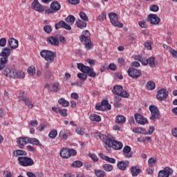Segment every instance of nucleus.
<instances>
[{"mask_svg": "<svg viewBox=\"0 0 177 177\" xmlns=\"http://www.w3.org/2000/svg\"><path fill=\"white\" fill-rule=\"evenodd\" d=\"M106 17L107 13L104 11L102 13H101V15L98 16L97 20H99V21H103V20H104V19H106Z\"/></svg>", "mask_w": 177, "mask_h": 177, "instance_id": "de8ad7c7", "label": "nucleus"}, {"mask_svg": "<svg viewBox=\"0 0 177 177\" xmlns=\"http://www.w3.org/2000/svg\"><path fill=\"white\" fill-rule=\"evenodd\" d=\"M60 84L58 82H55L52 85L51 92H54L55 93H57L60 91Z\"/></svg>", "mask_w": 177, "mask_h": 177, "instance_id": "72a5a7b5", "label": "nucleus"}, {"mask_svg": "<svg viewBox=\"0 0 177 177\" xmlns=\"http://www.w3.org/2000/svg\"><path fill=\"white\" fill-rule=\"evenodd\" d=\"M14 157H19V156H27V152L24 150L17 149L12 153Z\"/></svg>", "mask_w": 177, "mask_h": 177, "instance_id": "2f4dec72", "label": "nucleus"}, {"mask_svg": "<svg viewBox=\"0 0 177 177\" xmlns=\"http://www.w3.org/2000/svg\"><path fill=\"white\" fill-rule=\"evenodd\" d=\"M100 158H102V160H104L105 161L110 162V164H115V158H110L108 156H106L103 153H100Z\"/></svg>", "mask_w": 177, "mask_h": 177, "instance_id": "bb28decb", "label": "nucleus"}, {"mask_svg": "<svg viewBox=\"0 0 177 177\" xmlns=\"http://www.w3.org/2000/svg\"><path fill=\"white\" fill-rule=\"evenodd\" d=\"M127 118L122 115H118L116 117V124H125Z\"/></svg>", "mask_w": 177, "mask_h": 177, "instance_id": "4c0bfd02", "label": "nucleus"}, {"mask_svg": "<svg viewBox=\"0 0 177 177\" xmlns=\"http://www.w3.org/2000/svg\"><path fill=\"white\" fill-rule=\"evenodd\" d=\"M6 38L3 37L0 39V46H1V48L6 46Z\"/></svg>", "mask_w": 177, "mask_h": 177, "instance_id": "4d7b16f0", "label": "nucleus"}, {"mask_svg": "<svg viewBox=\"0 0 177 177\" xmlns=\"http://www.w3.org/2000/svg\"><path fill=\"white\" fill-rule=\"evenodd\" d=\"M99 138L109 149H111L112 147L114 150H121L124 146L122 142L117 140H112L110 137H107V136L103 133H100Z\"/></svg>", "mask_w": 177, "mask_h": 177, "instance_id": "f257e3e1", "label": "nucleus"}, {"mask_svg": "<svg viewBox=\"0 0 177 177\" xmlns=\"http://www.w3.org/2000/svg\"><path fill=\"white\" fill-rule=\"evenodd\" d=\"M146 88L148 91H153L156 88V83L151 80L147 83Z\"/></svg>", "mask_w": 177, "mask_h": 177, "instance_id": "e433bc0d", "label": "nucleus"}, {"mask_svg": "<svg viewBox=\"0 0 177 177\" xmlns=\"http://www.w3.org/2000/svg\"><path fill=\"white\" fill-rule=\"evenodd\" d=\"M149 167H154L156 165V160L153 158H151L148 160Z\"/></svg>", "mask_w": 177, "mask_h": 177, "instance_id": "13d9d810", "label": "nucleus"}, {"mask_svg": "<svg viewBox=\"0 0 177 177\" xmlns=\"http://www.w3.org/2000/svg\"><path fill=\"white\" fill-rule=\"evenodd\" d=\"M50 9H53L55 12H59V10L61 9L62 6L60 5V3L59 1H54L51 3L50 6Z\"/></svg>", "mask_w": 177, "mask_h": 177, "instance_id": "a878e982", "label": "nucleus"}, {"mask_svg": "<svg viewBox=\"0 0 177 177\" xmlns=\"http://www.w3.org/2000/svg\"><path fill=\"white\" fill-rule=\"evenodd\" d=\"M109 16L112 26H114V27H118L119 28H122L124 27V24L118 21V15H117V13L111 12L109 14Z\"/></svg>", "mask_w": 177, "mask_h": 177, "instance_id": "423d86ee", "label": "nucleus"}, {"mask_svg": "<svg viewBox=\"0 0 177 177\" xmlns=\"http://www.w3.org/2000/svg\"><path fill=\"white\" fill-rule=\"evenodd\" d=\"M145 48H147V49L148 50H151L152 47H151V41H147L145 44Z\"/></svg>", "mask_w": 177, "mask_h": 177, "instance_id": "bf43d9fd", "label": "nucleus"}, {"mask_svg": "<svg viewBox=\"0 0 177 177\" xmlns=\"http://www.w3.org/2000/svg\"><path fill=\"white\" fill-rule=\"evenodd\" d=\"M118 63L119 66H124L126 62H125V59H124V58H119L118 60Z\"/></svg>", "mask_w": 177, "mask_h": 177, "instance_id": "0e129e2a", "label": "nucleus"}, {"mask_svg": "<svg viewBox=\"0 0 177 177\" xmlns=\"http://www.w3.org/2000/svg\"><path fill=\"white\" fill-rule=\"evenodd\" d=\"M76 26L78 27V28L82 30V28H85V27H86V22L79 19L76 21Z\"/></svg>", "mask_w": 177, "mask_h": 177, "instance_id": "f704fd0d", "label": "nucleus"}, {"mask_svg": "<svg viewBox=\"0 0 177 177\" xmlns=\"http://www.w3.org/2000/svg\"><path fill=\"white\" fill-rule=\"evenodd\" d=\"M131 172L132 176H138V175L142 172V169H140L138 166H133L131 168Z\"/></svg>", "mask_w": 177, "mask_h": 177, "instance_id": "cd10ccee", "label": "nucleus"}, {"mask_svg": "<svg viewBox=\"0 0 177 177\" xmlns=\"http://www.w3.org/2000/svg\"><path fill=\"white\" fill-rule=\"evenodd\" d=\"M89 37H91V32H89V30L83 31L82 35L80 36V41L84 43L86 49L92 48V41Z\"/></svg>", "mask_w": 177, "mask_h": 177, "instance_id": "f03ea898", "label": "nucleus"}, {"mask_svg": "<svg viewBox=\"0 0 177 177\" xmlns=\"http://www.w3.org/2000/svg\"><path fill=\"white\" fill-rule=\"evenodd\" d=\"M148 64H149L150 67L154 68L156 67V58L154 57H151L148 59Z\"/></svg>", "mask_w": 177, "mask_h": 177, "instance_id": "ea45409f", "label": "nucleus"}, {"mask_svg": "<svg viewBox=\"0 0 177 177\" xmlns=\"http://www.w3.org/2000/svg\"><path fill=\"white\" fill-rule=\"evenodd\" d=\"M28 143H30V145H34L35 146H41V142L37 138H28Z\"/></svg>", "mask_w": 177, "mask_h": 177, "instance_id": "473e14b6", "label": "nucleus"}, {"mask_svg": "<svg viewBox=\"0 0 177 177\" xmlns=\"http://www.w3.org/2000/svg\"><path fill=\"white\" fill-rule=\"evenodd\" d=\"M123 154L127 158H131L133 156L132 149L129 146H125L123 148Z\"/></svg>", "mask_w": 177, "mask_h": 177, "instance_id": "412c9836", "label": "nucleus"}, {"mask_svg": "<svg viewBox=\"0 0 177 177\" xmlns=\"http://www.w3.org/2000/svg\"><path fill=\"white\" fill-rule=\"evenodd\" d=\"M17 143L21 146L20 149H23V146L28 143V137H19L17 139Z\"/></svg>", "mask_w": 177, "mask_h": 177, "instance_id": "393cba45", "label": "nucleus"}, {"mask_svg": "<svg viewBox=\"0 0 177 177\" xmlns=\"http://www.w3.org/2000/svg\"><path fill=\"white\" fill-rule=\"evenodd\" d=\"M59 114H60L62 117H67V109H59Z\"/></svg>", "mask_w": 177, "mask_h": 177, "instance_id": "6e6d98bb", "label": "nucleus"}, {"mask_svg": "<svg viewBox=\"0 0 177 177\" xmlns=\"http://www.w3.org/2000/svg\"><path fill=\"white\" fill-rule=\"evenodd\" d=\"M40 56H41L46 62L53 63V62H55V57H56L57 55L55 52L49 50H42L40 52Z\"/></svg>", "mask_w": 177, "mask_h": 177, "instance_id": "7ed1b4c3", "label": "nucleus"}, {"mask_svg": "<svg viewBox=\"0 0 177 177\" xmlns=\"http://www.w3.org/2000/svg\"><path fill=\"white\" fill-rule=\"evenodd\" d=\"M28 74H29V75H32L34 76L35 75V66H30L28 68Z\"/></svg>", "mask_w": 177, "mask_h": 177, "instance_id": "a18cd8bd", "label": "nucleus"}, {"mask_svg": "<svg viewBox=\"0 0 177 177\" xmlns=\"http://www.w3.org/2000/svg\"><path fill=\"white\" fill-rule=\"evenodd\" d=\"M82 165H84V164L80 160H76L72 164V167H75V168H80Z\"/></svg>", "mask_w": 177, "mask_h": 177, "instance_id": "49530a36", "label": "nucleus"}, {"mask_svg": "<svg viewBox=\"0 0 177 177\" xmlns=\"http://www.w3.org/2000/svg\"><path fill=\"white\" fill-rule=\"evenodd\" d=\"M65 21H66L68 24H74L75 22V17L73 15H68L66 18H65Z\"/></svg>", "mask_w": 177, "mask_h": 177, "instance_id": "58836bf2", "label": "nucleus"}, {"mask_svg": "<svg viewBox=\"0 0 177 177\" xmlns=\"http://www.w3.org/2000/svg\"><path fill=\"white\" fill-rule=\"evenodd\" d=\"M76 133H77V135H84L85 134V131H84V129L81 128V127H77L76 129Z\"/></svg>", "mask_w": 177, "mask_h": 177, "instance_id": "5fc2aeb1", "label": "nucleus"}, {"mask_svg": "<svg viewBox=\"0 0 177 177\" xmlns=\"http://www.w3.org/2000/svg\"><path fill=\"white\" fill-rule=\"evenodd\" d=\"M89 157L94 161V162H97L99 161V158H97V156H96L95 153H89Z\"/></svg>", "mask_w": 177, "mask_h": 177, "instance_id": "864d4df0", "label": "nucleus"}, {"mask_svg": "<svg viewBox=\"0 0 177 177\" xmlns=\"http://www.w3.org/2000/svg\"><path fill=\"white\" fill-rule=\"evenodd\" d=\"M148 17L151 24H158L160 23V17L156 14H150Z\"/></svg>", "mask_w": 177, "mask_h": 177, "instance_id": "6ab92c4d", "label": "nucleus"}, {"mask_svg": "<svg viewBox=\"0 0 177 177\" xmlns=\"http://www.w3.org/2000/svg\"><path fill=\"white\" fill-rule=\"evenodd\" d=\"M128 74L129 77H131L133 80H138V78H140V77H142V71L135 68H130L128 70Z\"/></svg>", "mask_w": 177, "mask_h": 177, "instance_id": "9d476101", "label": "nucleus"}, {"mask_svg": "<svg viewBox=\"0 0 177 177\" xmlns=\"http://www.w3.org/2000/svg\"><path fill=\"white\" fill-rule=\"evenodd\" d=\"M138 24L141 28H147V24L145 21H140Z\"/></svg>", "mask_w": 177, "mask_h": 177, "instance_id": "69168bd1", "label": "nucleus"}, {"mask_svg": "<svg viewBox=\"0 0 177 177\" xmlns=\"http://www.w3.org/2000/svg\"><path fill=\"white\" fill-rule=\"evenodd\" d=\"M30 127H38V121L37 120H31L29 123Z\"/></svg>", "mask_w": 177, "mask_h": 177, "instance_id": "338daca9", "label": "nucleus"}, {"mask_svg": "<svg viewBox=\"0 0 177 177\" xmlns=\"http://www.w3.org/2000/svg\"><path fill=\"white\" fill-rule=\"evenodd\" d=\"M68 135H70V131L66 129H64L59 132V137L62 140H67L68 139Z\"/></svg>", "mask_w": 177, "mask_h": 177, "instance_id": "5701e85b", "label": "nucleus"}, {"mask_svg": "<svg viewBox=\"0 0 177 177\" xmlns=\"http://www.w3.org/2000/svg\"><path fill=\"white\" fill-rule=\"evenodd\" d=\"M171 133L174 138H177V127L173 128L171 129Z\"/></svg>", "mask_w": 177, "mask_h": 177, "instance_id": "774afa93", "label": "nucleus"}, {"mask_svg": "<svg viewBox=\"0 0 177 177\" xmlns=\"http://www.w3.org/2000/svg\"><path fill=\"white\" fill-rule=\"evenodd\" d=\"M19 102H24L25 105H26L28 109H32V107H34V104H32L27 97L24 96V95H19Z\"/></svg>", "mask_w": 177, "mask_h": 177, "instance_id": "dca6fc26", "label": "nucleus"}, {"mask_svg": "<svg viewBox=\"0 0 177 177\" xmlns=\"http://www.w3.org/2000/svg\"><path fill=\"white\" fill-rule=\"evenodd\" d=\"M59 104L62 106V107H68L70 106V102L66 100L64 98H61L58 100Z\"/></svg>", "mask_w": 177, "mask_h": 177, "instance_id": "c9c22d12", "label": "nucleus"}, {"mask_svg": "<svg viewBox=\"0 0 177 177\" xmlns=\"http://www.w3.org/2000/svg\"><path fill=\"white\" fill-rule=\"evenodd\" d=\"M48 136L50 139H55V138H56V136H57V130H56V129L52 130L49 133Z\"/></svg>", "mask_w": 177, "mask_h": 177, "instance_id": "c03bdc74", "label": "nucleus"}, {"mask_svg": "<svg viewBox=\"0 0 177 177\" xmlns=\"http://www.w3.org/2000/svg\"><path fill=\"white\" fill-rule=\"evenodd\" d=\"M31 8L33 9V10L39 12L40 13H42V12H45L44 6L41 5V3H39V1H38V0H34L32 1Z\"/></svg>", "mask_w": 177, "mask_h": 177, "instance_id": "f8f14e48", "label": "nucleus"}, {"mask_svg": "<svg viewBox=\"0 0 177 177\" xmlns=\"http://www.w3.org/2000/svg\"><path fill=\"white\" fill-rule=\"evenodd\" d=\"M77 77L81 80V81H86V78H88L86 74L84 73H78Z\"/></svg>", "mask_w": 177, "mask_h": 177, "instance_id": "3c124183", "label": "nucleus"}, {"mask_svg": "<svg viewBox=\"0 0 177 177\" xmlns=\"http://www.w3.org/2000/svg\"><path fill=\"white\" fill-rule=\"evenodd\" d=\"M17 161L21 167H31L34 164V160L27 156L19 157Z\"/></svg>", "mask_w": 177, "mask_h": 177, "instance_id": "39448f33", "label": "nucleus"}, {"mask_svg": "<svg viewBox=\"0 0 177 177\" xmlns=\"http://www.w3.org/2000/svg\"><path fill=\"white\" fill-rule=\"evenodd\" d=\"M134 118L137 124H140V125H145V124H149V120H147L145 118H144L139 113H136L134 115Z\"/></svg>", "mask_w": 177, "mask_h": 177, "instance_id": "4468645a", "label": "nucleus"}, {"mask_svg": "<svg viewBox=\"0 0 177 177\" xmlns=\"http://www.w3.org/2000/svg\"><path fill=\"white\" fill-rule=\"evenodd\" d=\"M149 109L151 114L150 120H151V121H156V120H157V118H158L160 115V111H158V108H157V106L154 105H150Z\"/></svg>", "mask_w": 177, "mask_h": 177, "instance_id": "1a4fd4ad", "label": "nucleus"}, {"mask_svg": "<svg viewBox=\"0 0 177 177\" xmlns=\"http://www.w3.org/2000/svg\"><path fill=\"white\" fill-rule=\"evenodd\" d=\"M119 96H121L122 97H129V93H128L127 91H121Z\"/></svg>", "mask_w": 177, "mask_h": 177, "instance_id": "e2e57ef3", "label": "nucleus"}, {"mask_svg": "<svg viewBox=\"0 0 177 177\" xmlns=\"http://www.w3.org/2000/svg\"><path fill=\"white\" fill-rule=\"evenodd\" d=\"M172 174H174V170L171 167H167L158 172V177H169Z\"/></svg>", "mask_w": 177, "mask_h": 177, "instance_id": "9b49d317", "label": "nucleus"}, {"mask_svg": "<svg viewBox=\"0 0 177 177\" xmlns=\"http://www.w3.org/2000/svg\"><path fill=\"white\" fill-rule=\"evenodd\" d=\"M55 30H59V28H64L68 31H70V30H71V26L66 23L64 21H60L59 23L55 25Z\"/></svg>", "mask_w": 177, "mask_h": 177, "instance_id": "2eb2a0df", "label": "nucleus"}, {"mask_svg": "<svg viewBox=\"0 0 177 177\" xmlns=\"http://www.w3.org/2000/svg\"><path fill=\"white\" fill-rule=\"evenodd\" d=\"M160 8L158 7V6L157 5H151L149 7V10H151V12H158Z\"/></svg>", "mask_w": 177, "mask_h": 177, "instance_id": "09e8293b", "label": "nucleus"}, {"mask_svg": "<svg viewBox=\"0 0 177 177\" xmlns=\"http://www.w3.org/2000/svg\"><path fill=\"white\" fill-rule=\"evenodd\" d=\"M8 45L11 49H17L19 47V41L15 38H10L8 39Z\"/></svg>", "mask_w": 177, "mask_h": 177, "instance_id": "4be33fe9", "label": "nucleus"}, {"mask_svg": "<svg viewBox=\"0 0 177 177\" xmlns=\"http://www.w3.org/2000/svg\"><path fill=\"white\" fill-rule=\"evenodd\" d=\"M8 57H2L0 59V71L5 68L6 64H8Z\"/></svg>", "mask_w": 177, "mask_h": 177, "instance_id": "c756f323", "label": "nucleus"}, {"mask_svg": "<svg viewBox=\"0 0 177 177\" xmlns=\"http://www.w3.org/2000/svg\"><path fill=\"white\" fill-rule=\"evenodd\" d=\"M26 75L23 71H17L16 69H13V73L12 78L15 80H19V78H24Z\"/></svg>", "mask_w": 177, "mask_h": 177, "instance_id": "a211bd4d", "label": "nucleus"}, {"mask_svg": "<svg viewBox=\"0 0 177 177\" xmlns=\"http://www.w3.org/2000/svg\"><path fill=\"white\" fill-rule=\"evenodd\" d=\"M115 99V101H116V103L114 104L115 107H118V108L121 107V104L118 103V102H120V100H121L120 99V97L116 96Z\"/></svg>", "mask_w": 177, "mask_h": 177, "instance_id": "052dcab7", "label": "nucleus"}, {"mask_svg": "<svg viewBox=\"0 0 177 177\" xmlns=\"http://www.w3.org/2000/svg\"><path fill=\"white\" fill-rule=\"evenodd\" d=\"M122 86H120V85H115L113 87V89L112 90V92L115 94L117 95V96H120V95L121 94V92H122Z\"/></svg>", "mask_w": 177, "mask_h": 177, "instance_id": "c85d7f7f", "label": "nucleus"}, {"mask_svg": "<svg viewBox=\"0 0 177 177\" xmlns=\"http://www.w3.org/2000/svg\"><path fill=\"white\" fill-rule=\"evenodd\" d=\"M95 107L97 110L101 111H109V110H111V105L109 103V101L106 100L101 102V104H97Z\"/></svg>", "mask_w": 177, "mask_h": 177, "instance_id": "6e6552de", "label": "nucleus"}, {"mask_svg": "<svg viewBox=\"0 0 177 177\" xmlns=\"http://www.w3.org/2000/svg\"><path fill=\"white\" fill-rule=\"evenodd\" d=\"M102 168L104 171H106V172H111V170L113 169V165L110 164H104L102 165Z\"/></svg>", "mask_w": 177, "mask_h": 177, "instance_id": "a19ab883", "label": "nucleus"}, {"mask_svg": "<svg viewBox=\"0 0 177 177\" xmlns=\"http://www.w3.org/2000/svg\"><path fill=\"white\" fill-rule=\"evenodd\" d=\"M2 74L5 77H7L8 78H12L13 75V69L9 67L3 68L2 71Z\"/></svg>", "mask_w": 177, "mask_h": 177, "instance_id": "aec40b11", "label": "nucleus"}, {"mask_svg": "<svg viewBox=\"0 0 177 177\" xmlns=\"http://www.w3.org/2000/svg\"><path fill=\"white\" fill-rule=\"evenodd\" d=\"M91 121H96V122H100L101 121L102 118L99 115H91L90 116Z\"/></svg>", "mask_w": 177, "mask_h": 177, "instance_id": "37998d69", "label": "nucleus"}, {"mask_svg": "<svg viewBox=\"0 0 177 177\" xmlns=\"http://www.w3.org/2000/svg\"><path fill=\"white\" fill-rule=\"evenodd\" d=\"M60 156L62 158H70L71 156H77V151L64 148L60 151Z\"/></svg>", "mask_w": 177, "mask_h": 177, "instance_id": "0eeeda50", "label": "nucleus"}, {"mask_svg": "<svg viewBox=\"0 0 177 177\" xmlns=\"http://www.w3.org/2000/svg\"><path fill=\"white\" fill-rule=\"evenodd\" d=\"M12 53V50L10 48L6 47L2 48V51L0 53L1 57H9L10 54Z\"/></svg>", "mask_w": 177, "mask_h": 177, "instance_id": "b1692460", "label": "nucleus"}, {"mask_svg": "<svg viewBox=\"0 0 177 177\" xmlns=\"http://www.w3.org/2000/svg\"><path fill=\"white\" fill-rule=\"evenodd\" d=\"M169 93L167 91V89L162 88L158 91L156 97L158 100L162 101L165 100L168 97Z\"/></svg>", "mask_w": 177, "mask_h": 177, "instance_id": "ddd939ff", "label": "nucleus"}, {"mask_svg": "<svg viewBox=\"0 0 177 177\" xmlns=\"http://www.w3.org/2000/svg\"><path fill=\"white\" fill-rule=\"evenodd\" d=\"M78 70H80L82 73H84V74H87L88 77H91V78H95L96 77V73L93 71V68L84 65V64H77Z\"/></svg>", "mask_w": 177, "mask_h": 177, "instance_id": "20e7f679", "label": "nucleus"}, {"mask_svg": "<svg viewBox=\"0 0 177 177\" xmlns=\"http://www.w3.org/2000/svg\"><path fill=\"white\" fill-rule=\"evenodd\" d=\"M44 31L46 32V34H50L52 32V26L49 25H46L44 27Z\"/></svg>", "mask_w": 177, "mask_h": 177, "instance_id": "8fccbe9b", "label": "nucleus"}, {"mask_svg": "<svg viewBox=\"0 0 177 177\" xmlns=\"http://www.w3.org/2000/svg\"><path fill=\"white\" fill-rule=\"evenodd\" d=\"M80 17L82 20H84V21H88V16L84 12H80Z\"/></svg>", "mask_w": 177, "mask_h": 177, "instance_id": "603ef678", "label": "nucleus"}, {"mask_svg": "<svg viewBox=\"0 0 177 177\" xmlns=\"http://www.w3.org/2000/svg\"><path fill=\"white\" fill-rule=\"evenodd\" d=\"M128 164H129V162H125L124 161H120V162H118L117 167L121 171H125V169H127V167H128Z\"/></svg>", "mask_w": 177, "mask_h": 177, "instance_id": "7c9ffc66", "label": "nucleus"}, {"mask_svg": "<svg viewBox=\"0 0 177 177\" xmlns=\"http://www.w3.org/2000/svg\"><path fill=\"white\" fill-rule=\"evenodd\" d=\"M48 44L53 45V46H59V38L57 37L50 36L47 39Z\"/></svg>", "mask_w": 177, "mask_h": 177, "instance_id": "f3484780", "label": "nucleus"}, {"mask_svg": "<svg viewBox=\"0 0 177 177\" xmlns=\"http://www.w3.org/2000/svg\"><path fill=\"white\" fill-rule=\"evenodd\" d=\"M95 175L97 177H104V175H106V172H104V171L103 170L95 169Z\"/></svg>", "mask_w": 177, "mask_h": 177, "instance_id": "79ce46f5", "label": "nucleus"}, {"mask_svg": "<svg viewBox=\"0 0 177 177\" xmlns=\"http://www.w3.org/2000/svg\"><path fill=\"white\" fill-rule=\"evenodd\" d=\"M71 97L72 99H74L75 100H78V99H80V95H78V93H73L71 95Z\"/></svg>", "mask_w": 177, "mask_h": 177, "instance_id": "680f3d73", "label": "nucleus"}]
</instances>
